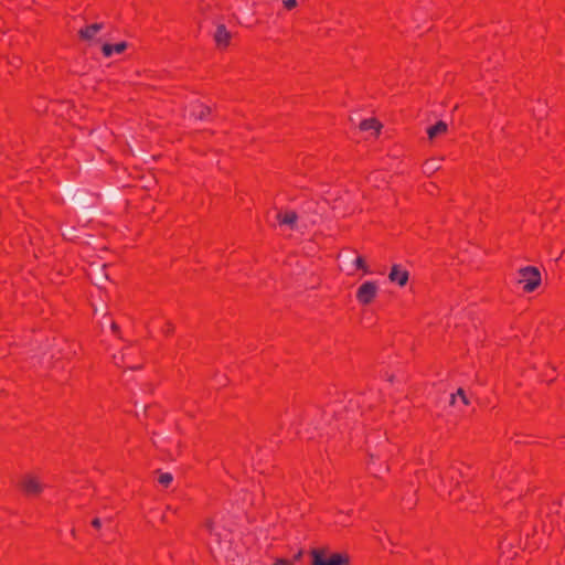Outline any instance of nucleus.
Listing matches in <instances>:
<instances>
[{
	"mask_svg": "<svg viewBox=\"0 0 565 565\" xmlns=\"http://www.w3.org/2000/svg\"><path fill=\"white\" fill-rule=\"evenodd\" d=\"M521 276L519 282L523 284L525 291L531 292L535 290L541 284V274L536 267L526 266L519 270Z\"/></svg>",
	"mask_w": 565,
	"mask_h": 565,
	"instance_id": "obj_1",
	"label": "nucleus"
},
{
	"mask_svg": "<svg viewBox=\"0 0 565 565\" xmlns=\"http://www.w3.org/2000/svg\"><path fill=\"white\" fill-rule=\"evenodd\" d=\"M104 28L103 23H93L78 31L81 39L92 42L95 35Z\"/></svg>",
	"mask_w": 565,
	"mask_h": 565,
	"instance_id": "obj_8",
	"label": "nucleus"
},
{
	"mask_svg": "<svg viewBox=\"0 0 565 565\" xmlns=\"http://www.w3.org/2000/svg\"><path fill=\"white\" fill-rule=\"evenodd\" d=\"M172 481H173V476L171 473H169V472L160 473L159 482L162 486L168 487Z\"/></svg>",
	"mask_w": 565,
	"mask_h": 565,
	"instance_id": "obj_12",
	"label": "nucleus"
},
{
	"mask_svg": "<svg viewBox=\"0 0 565 565\" xmlns=\"http://www.w3.org/2000/svg\"><path fill=\"white\" fill-rule=\"evenodd\" d=\"M355 266L363 269L365 273H369V268L367 266L365 265V262L362 257H358L355 259Z\"/></svg>",
	"mask_w": 565,
	"mask_h": 565,
	"instance_id": "obj_14",
	"label": "nucleus"
},
{
	"mask_svg": "<svg viewBox=\"0 0 565 565\" xmlns=\"http://www.w3.org/2000/svg\"><path fill=\"white\" fill-rule=\"evenodd\" d=\"M282 4L286 9H292L297 6V0H284Z\"/></svg>",
	"mask_w": 565,
	"mask_h": 565,
	"instance_id": "obj_17",
	"label": "nucleus"
},
{
	"mask_svg": "<svg viewBox=\"0 0 565 565\" xmlns=\"http://www.w3.org/2000/svg\"><path fill=\"white\" fill-rule=\"evenodd\" d=\"M277 218L280 222V224L289 226L292 230L300 228L298 224L299 215L296 211L287 210L285 212H279L277 214Z\"/></svg>",
	"mask_w": 565,
	"mask_h": 565,
	"instance_id": "obj_6",
	"label": "nucleus"
},
{
	"mask_svg": "<svg viewBox=\"0 0 565 565\" xmlns=\"http://www.w3.org/2000/svg\"><path fill=\"white\" fill-rule=\"evenodd\" d=\"M232 33L223 23L216 24V30L213 34V39L218 47H225L230 44Z\"/></svg>",
	"mask_w": 565,
	"mask_h": 565,
	"instance_id": "obj_5",
	"label": "nucleus"
},
{
	"mask_svg": "<svg viewBox=\"0 0 565 565\" xmlns=\"http://www.w3.org/2000/svg\"><path fill=\"white\" fill-rule=\"evenodd\" d=\"M110 328L113 331L117 332L118 331V326L115 323V322H111L110 324Z\"/></svg>",
	"mask_w": 565,
	"mask_h": 565,
	"instance_id": "obj_23",
	"label": "nucleus"
},
{
	"mask_svg": "<svg viewBox=\"0 0 565 565\" xmlns=\"http://www.w3.org/2000/svg\"><path fill=\"white\" fill-rule=\"evenodd\" d=\"M20 486L26 494H39L44 488L42 481L33 475L23 476Z\"/></svg>",
	"mask_w": 565,
	"mask_h": 565,
	"instance_id": "obj_4",
	"label": "nucleus"
},
{
	"mask_svg": "<svg viewBox=\"0 0 565 565\" xmlns=\"http://www.w3.org/2000/svg\"><path fill=\"white\" fill-rule=\"evenodd\" d=\"M377 291L379 287L375 281H365L359 287L356 298L361 303L367 305L374 299Z\"/></svg>",
	"mask_w": 565,
	"mask_h": 565,
	"instance_id": "obj_3",
	"label": "nucleus"
},
{
	"mask_svg": "<svg viewBox=\"0 0 565 565\" xmlns=\"http://www.w3.org/2000/svg\"><path fill=\"white\" fill-rule=\"evenodd\" d=\"M92 524L94 527L99 529L102 526V521L100 519L96 518L93 520Z\"/></svg>",
	"mask_w": 565,
	"mask_h": 565,
	"instance_id": "obj_21",
	"label": "nucleus"
},
{
	"mask_svg": "<svg viewBox=\"0 0 565 565\" xmlns=\"http://www.w3.org/2000/svg\"><path fill=\"white\" fill-rule=\"evenodd\" d=\"M210 111H211V109L209 107L201 106V110L200 111L193 110L191 116H193L200 120H204L206 114H209Z\"/></svg>",
	"mask_w": 565,
	"mask_h": 565,
	"instance_id": "obj_11",
	"label": "nucleus"
},
{
	"mask_svg": "<svg viewBox=\"0 0 565 565\" xmlns=\"http://www.w3.org/2000/svg\"><path fill=\"white\" fill-rule=\"evenodd\" d=\"M426 169L428 171H435V170L439 169V167L437 164H435L434 162H427L426 163Z\"/></svg>",
	"mask_w": 565,
	"mask_h": 565,
	"instance_id": "obj_20",
	"label": "nucleus"
},
{
	"mask_svg": "<svg viewBox=\"0 0 565 565\" xmlns=\"http://www.w3.org/2000/svg\"><path fill=\"white\" fill-rule=\"evenodd\" d=\"M457 395L460 397V399L462 401L463 404L468 405L469 404V399L467 398V396L465 395V392L462 388H459L457 391Z\"/></svg>",
	"mask_w": 565,
	"mask_h": 565,
	"instance_id": "obj_18",
	"label": "nucleus"
},
{
	"mask_svg": "<svg viewBox=\"0 0 565 565\" xmlns=\"http://www.w3.org/2000/svg\"><path fill=\"white\" fill-rule=\"evenodd\" d=\"M128 44L126 42H120L116 45H113L115 53H121L127 49Z\"/></svg>",
	"mask_w": 565,
	"mask_h": 565,
	"instance_id": "obj_16",
	"label": "nucleus"
},
{
	"mask_svg": "<svg viewBox=\"0 0 565 565\" xmlns=\"http://www.w3.org/2000/svg\"><path fill=\"white\" fill-rule=\"evenodd\" d=\"M274 565H294V562L285 559V558H279L275 562Z\"/></svg>",
	"mask_w": 565,
	"mask_h": 565,
	"instance_id": "obj_19",
	"label": "nucleus"
},
{
	"mask_svg": "<svg viewBox=\"0 0 565 565\" xmlns=\"http://www.w3.org/2000/svg\"><path fill=\"white\" fill-rule=\"evenodd\" d=\"M205 527L209 530V532L211 534H214L216 536H218V534L215 532V529H214V522L210 519H207L204 523Z\"/></svg>",
	"mask_w": 565,
	"mask_h": 565,
	"instance_id": "obj_15",
	"label": "nucleus"
},
{
	"mask_svg": "<svg viewBox=\"0 0 565 565\" xmlns=\"http://www.w3.org/2000/svg\"><path fill=\"white\" fill-rule=\"evenodd\" d=\"M457 396H458L457 393L451 395V397H450V404L451 405H455Z\"/></svg>",
	"mask_w": 565,
	"mask_h": 565,
	"instance_id": "obj_22",
	"label": "nucleus"
},
{
	"mask_svg": "<svg viewBox=\"0 0 565 565\" xmlns=\"http://www.w3.org/2000/svg\"><path fill=\"white\" fill-rule=\"evenodd\" d=\"M301 555H302V552H301V551H300V552H298V553L295 555V561L300 559Z\"/></svg>",
	"mask_w": 565,
	"mask_h": 565,
	"instance_id": "obj_24",
	"label": "nucleus"
},
{
	"mask_svg": "<svg viewBox=\"0 0 565 565\" xmlns=\"http://www.w3.org/2000/svg\"><path fill=\"white\" fill-rule=\"evenodd\" d=\"M102 51L106 57H109L113 55V53H115L111 44H104Z\"/></svg>",
	"mask_w": 565,
	"mask_h": 565,
	"instance_id": "obj_13",
	"label": "nucleus"
},
{
	"mask_svg": "<svg viewBox=\"0 0 565 565\" xmlns=\"http://www.w3.org/2000/svg\"><path fill=\"white\" fill-rule=\"evenodd\" d=\"M312 565H349V556L341 553L331 554L328 558L323 551L312 550Z\"/></svg>",
	"mask_w": 565,
	"mask_h": 565,
	"instance_id": "obj_2",
	"label": "nucleus"
},
{
	"mask_svg": "<svg viewBox=\"0 0 565 565\" xmlns=\"http://www.w3.org/2000/svg\"><path fill=\"white\" fill-rule=\"evenodd\" d=\"M173 330V326L171 323L168 324V332H171Z\"/></svg>",
	"mask_w": 565,
	"mask_h": 565,
	"instance_id": "obj_25",
	"label": "nucleus"
},
{
	"mask_svg": "<svg viewBox=\"0 0 565 565\" xmlns=\"http://www.w3.org/2000/svg\"><path fill=\"white\" fill-rule=\"evenodd\" d=\"M388 278L392 282H396L399 286H405L408 280V271L403 269L399 265H394L388 275Z\"/></svg>",
	"mask_w": 565,
	"mask_h": 565,
	"instance_id": "obj_7",
	"label": "nucleus"
},
{
	"mask_svg": "<svg viewBox=\"0 0 565 565\" xmlns=\"http://www.w3.org/2000/svg\"><path fill=\"white\" fill-rule=\"evenodd\" d=\"M448 130V126L445 121H438L436 125L429 127L427 129V135H428V139L430 141H433L435 138H437L438 136L447 132Z\"/></svg>",
	"mask_w": 565,
	"mask_h": 565,
	"instance_id": "obj_9",
	"label": "nucleus"
},
{
	"mask_svg": "<svg viewBox=\"0 0 565 565\" xmlns=\"http://www.w3.org/2000/svg\"><path fill=\"white\" fill-rule=\"evenodd\" d=\"M360 129L363 131L374 130L375 134H380V131L382 129V124L379 120H376L375 118H370V119H365V120L361 121Z\"/></svg>",
	"mask_w": 565,
	"mask_h": 565,
	"instance_id": "obj_10",
	"label": "nucleus"
}]
</instances>
